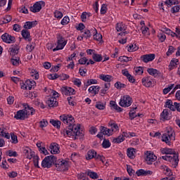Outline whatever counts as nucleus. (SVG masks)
Segmentation results:
<instances>
[{
  "instance_id": "f257e3e1",
  "label": "nucleus",
  "mask_w": 180,
  "mask_h": 180,
  "mask_svg": "<svg viewBox=\"0 0 180 180\" xmlns=\"http://www.w3.org/2000/svg\"><path fill=\"white\" fill-rule=\"evenodd\" d=\"M60 120L66 124L67 129L61 131V134L64 137H70L73 140L84 139V131L81 129V124H75V120L71 115H62L60 116Z\"/></svg>"
},
{
  "instance_id": "f03ea898",
  "label": "nucleus",
  "mask_w": 180,
  "mask_h": 180,
  "mask_svg": "<svg viewBox=\"0 0 180 180\" xmlns=\"http://www.w3.org/2000/svg\"><path fill=\"white\" fill-rule=\"evenodd\" d=\"M162 154H166L165 156H162V160L165 161H169L172 162L174 167H178V163L179 162V155L175 153V150L172 148H162L161 149Z\"/></svg>"
},
{
  "instance_id": "7ed1b4c3",
  "label": "nucleus",
  "mask_w": 180,
  "mask_h": 180,
  "mask_svg": "<svg viewBox=\"0 0 180 180\" xmlns=\"http://www.w3.org/2000/svg\"><path fill=\"white\" fill-rule=\"evenodd\" d=\"M162 141L166 143L167 146H171L172 141H175V131L172 128H167L165 133L162 136Z\"/></svg>"
},
{
  "instance_id": "20e7f679",
  "label": "nucleus",
  "mask_w": 180,
  "mask_h": 180,
  "mask_svg": "<svg viewBox=\"0 0 180 180\" xmlns=\"http://www.w3.org/2000/svg\"><path fill=\"white\" fill-rule=\"evenodd\" d=\"M54 162H57V158L53 155L46 156L42 160L41 166L43 168H51V166Z\"/></svg>"
},
{
  "instance_id": "39448f33",
  "label": "nucleus",
  "mask_w": 180,
  "mask_h": 180,
  "mask_svg": "<svg viewBox=\"0 0 180 180\" xmlns=\"http://www.w3.org/2000/svg\"><path fill=\"white\" fill-rule=\"evenodd\" d=\"M55 165L57 171H60V172H65V171H68V168H70V163L65 160L56 162Z\"/></svg>"
},
{
  "instance_id": "423d86ee",
  "label": "nucleus",
  "mask_w": 180,
  "mask_h": 180,
  "mask_svg": "<svg viewBox=\"0 0 180 180\" xmlns=\"http://www.w3.org/2000/svg\"><path fill=\"white\" fill-rule=\"evenodd\" d=\"M57 39H58V41H57L58 45L55 49H53V51L63 50L64 47H65V44H67L65 39H64V37H63V36H61L60 34H58Z\"/></svg>"
},
{
  "instance_id": "0eeeda50",
  "label": "nucleus",
  "mask_w": 180,
  "mask_h": 180,
  "mask_svg": "<svg viewBox=\"0 0 180 180\" xmlns=\"http://www.w3.org/2000/svg\"><path fill=\"white\" fill-rule=\"evenodd\" d=\"M41 6H46V3L43 1H37L33 6H31L30 11L33 13H37L41 11Z\"/></svg>"
},
{
  "instance_id": "6e6552de",
  "label": "nucleus",
  "mask_w": 180,
  "mask_h": 180,
  "mask_svg": "<svg viewBox=\"0 0 180 180\" xmlns=\"http://www.w3.org/2000/svg\"><path fill=\"white\" fill-rule=\"evenodd\" d=\"M131 98L129 96H124L122 98L120 99L119 105L122 108H129L131 105Z\"/></svg>"
},
{
  "instance_id": "1a4fd4ad",
  "label": "nucleus",
  "mask_w": 180,
  "mask_h": 180,
  "mask_svg": "<svg viewBox=\"0 0 180 180\" xmlns=\"http://www.w3.org/2000/svg\"><path fill=\"white\" fill-rule=\"evenodd\" d=\"M141 82L143 86H146V88H151V86H154L155 85L153 78L150 76L143 77Z\"/></svg>"
},
{
  "instance_id": "9d476101",
  "label": "nucleus",
  "mask_w": 180,
  "mask_h": 180,
  "mask_svg": "<svg viewBox=\"0 0 180 180\" xmlns=\"http://www.w3.org/2000/svg\"><path fill=\"white\" fill-rule=\"evenodd\" d=\"M1 39L4 43H8V44H11V43H15L16 41V39H15V37L8 34L5 33L1 36Z\"/></svg>"
},
{
  "instance_id": "9b49d317",
  "label": "nucleus",
  "mask_w": 180,
  "mask_h": 180,
  "mask_svg": "<svg viewBox=\"0 0 180 180\" xmlns=\"http://www.w3.org/2000/svg\"><path fill=\"white\" fill-rule=\"evenodd\" d=\"M36 86V82L34 80L28 79L22 85H21V89H28L30 91L33 86Z\"/></svg>"
},
{
  "instance_id": "f8f14e48",
  "label": "nucleus",
  "mask_w": 180,
  "mask_h": 180,
  "mask_svg": "<svg viewBox=\"0 0 180 180\" xmlns=\"http://www.w3.org/2000/svg\"><path fill=\"white\" fill-rule=\"evenodd\" d=\"M146 161L148 165H151L155 160H157V156L154 155V153L147 151L146 153Z\"/></svg>"
},
{
  "instance_id": "ddd939ff",
  "label": "nucleus",
  "mask_w": 180,
  "mask_h": 180,
  "mask_svg": "<svg viewBox=\"0 0 180 180\" xmlns=\"http://www.w3.org/2000/svg\"><path fill=\"white\" fill-rule=\"evenodd\" d=\"M160 120H171V110L165 109L160 114Z\"/></svg>"
},
{
  "instance_id": "4468645a",
  "label": "nucleus",
  "mask_w": 180,
  "mask_h": 180,
  "mask_svg": "<svg viewBox=\"0 0 180 180\" xmlns=\"http://www.w3.org/2000/svg\"><path fill=\"white\" fill-rule=\"evenodd\" d=\"M14 118L17 120H25V119H27V112H25L24 109L20 110L16 112Z\"/></svg>"
},
{
  "instance_id": "2eb2a0df",
  "label": "nucleus",
  "mask_w": 180,
  "mask_h": 180,
  "mask_svg": "<svg viewBox=\"0 0 180 180\" xmlns=\"http://www.w3.org/2000/svg\"><path fill=\"white\" fill-rule=\"evenodd\" d=\"M155 58V54L154 53L146 54L141 56V60L143 63H150V61H153Z\"/></svg>"
},
{
  "instance_id": "dca6fc26",
  "label": "nucleus",
  "mask_w": 180,
  "mask_h": 180,
  "mask_svg": "<svg viewBox=\"0 0 180 180\" xmlns=\"http://www.w3.org/2000/svg\"><path fill=\"white\" fill-rule=\"evenodd\" d=\"M63 95H75V90L71 87L63 86L61 88Z\"/></svg>"
},
{
  "instance_id": "f3484780",
  "label": "nucleus",
  "mask_w": 180,
  "mask_h": 180,
  "mask_svg": "<svg viewBox=\"0 0 180 180\" xmlns=\"http://www.w3.org/2000/svg\"><path fill=\"white\" fill-rule=\"evenodd\" d=\"M24 106L25 112L27 113V117H29L30 115H34L36 111L32 107H30L29 104L24 103L22 105Z\"/></svg>"
},
{
  "instance_id": "a211bd4d",
  "label": "nucleus",
  "mask_w": 180,
  "mask_h": 180,
  "mask_svg": "<svg viewBox=\"0 0 180 180\" xmlns=\"http://www.w3.org/2000/svg\"><path fill=\"white\" fill-rule=\"evenodd\" d=\"M49 148L51 154H58L60 153V145L57 143H51Z\"/></svg>"
},
{
  "instance_id": "6ab92c4d",
  "label": "nucleus",
  "mask_w": 180,
  "mask_h": 180,
  "mask_svg": "<svg viewBox=\"0 0 180 180\" xmlns=\"http://www.w3.org/2000/svg\"><path fill=\"white\" fill-rule=\"evenodd\" d=\"M122 75H124V77H126L128 79V81L132 84H134V82H136V79H134V77L133 76H131V75H130V73H129V70H127V69H124L122 70Z\"/></svg>"
},
{
  "instance_id": "aec40b11",
  "label": "nucleus",
  "mask_w": 180,
  "mask_h": 180,
  "mask_svg": "<svg viewBox=\"0 0 180 180\" xmlns=\"http://www.w3.org/2000/svg\"><path fill=\"white\" fill-rule=\"evenodd\" d=\"M136 174L137 176H147V175H153V171L140 169L136 171Z\"/></svg>"
},
{
  "instance_id": "412c9836",
  "label": "nucleus",
  "mask_w": 180,
  "mask_h": 180,
  "mask_svg": "<svg viewBox=\"0 0 180 180\" xmlns=\"http://www.w3.org/2000/svg\"><path fill=\"white\" fill-rule=\"evenodd\" d=\"M47 105L49 108H56L58 106V103L57 102V98L54 97H50L47 101Z\"/></svg>"
},
{
  "instance_id": "4be33fe9",
  "label": "nucleus",
  "mask_w": 180,
  "mask_h": 180,
  "mask_svg": "<svg viewBox=\"0 0 180 180\" xmlns=\"http://www.w3.org/2000/svg\"><path fill=\"white\" fill-rule=\"evenodd\" d=\"M147 71L148 74L150 75H153L154 78H157V77H161V72H160V70H157V69L148 68Z\"/></svg>"
},
{
  "instance_id": "5701e85b",
  "label": "nucleus",
  "mask_w": 180,
  "mask_h": 180,
  "mask_svg": "<svg viewBox=\"0 0 180 180\" xmlns=\"http://www.w3.org/2000/svg\"><path fill=\"white\" fill-rule=\"evenodd\" d=\"M178 64H179V60L173 58L169 65V71H172V70H174V68H175Z\"/></svg>"
},
{
  "instance_id": "b1692460",
  "label": "nucleus",
  "mask_w": 180,
  "mask_h": 180,
  "mask_svg": "<svg viewBox=\"0 0 180 180\" xmlns=\"http://www.w3.org/2000/svg\"><path fill=\"white\" fill-rule=\"evenodd\" d=\"M11 56H16L19 53V46L16 44L12 45L9 49Z\"/></svg>"
},
{
  "instance_id": "393cba45",
  "label": "nucleus",
  "mask_w": 180,
  "mask_h": 180,
  "mask_svg": "<svg viewBox=\"0 0 180 180\" xmlns=\"http://www.w3.org/2000/svg\"><path fill=\"white\" fill-rule=\"evenodd\" d=\"M37 25V21H27L24 25V29L29 30L32 29V27H34Z\"/></svg>"
},
{
  "instance_id": "a878e982",
  "label": "nucleus",
  "mask_w": 180,
  "mask_h": 180,
  "mask_svg": "<svg viewBox=\"0 0 180 180\" xmlns=\"http://www.w3.org/2000/svg\"><path fill=\"white\" fill-rule=\"evenodd\" d=\"M99 89H101L99 86H91L89 89V92L93 95H98L99 94Z\"/></svg>"
},
{
  "instance_id": "bb28decb",
  "label": "nucleus",
  "mask_w": 180,
  "mask_h": 180,
  "mask_svg": "<svg viewBox=\"0 0 180 180\" xmlns=\"http://www.w3.org/2000/svg\"><path fill=\"white\" fill-rule=\"evenodd\" d=\"M127 154L131 160H134V158H136V150L133 148H129L127 149Z\"/></svg>"
},
{
  "instance_id": "cd10ccee",
  "label": "nucleus",
  "mask_w": 180,
  "mask_h": 180,
  "mask_svg": "<svg viewBox=\"0 0 180 180\" xmlns=\"http://www.w3.org/2000/svg\"><path fill=\"white\" fill-rule=\"evenodd\" d=\"M21 34L25 39V40H28L29 41H32V39L30 38V32H29L27 30H22Z\"/></svg>"
},
{
  "instance_id": "c85d7f7f",
  "label": "nucleus",
  "mask_w": 180,
  "mask_h": 180,
  "mask_svg": "<svg viewBox=\"0 0 180 180\" xmlns=\"http://www.w3.org/2000/svg\"><path fill=\"white\" fill-rule=\"evenodd\" d=\"M113 129H108L105 127H101V132L103 133V134L105 136H110L112 135V133H113Z\"/></svg>"
},
{
  "instance_id": "c756f323",
  "label": "nucleus",
  "mask_w": 180,
  "mask_h": 180,
  "mask_svg": "<svg viewBox=\"0 0 180 180\" xmlns=\"http://www.w3.org/2000/svg\"><path fill=\"white\" fill-rule=\"evenodd\" d=\"M99 78L102 80V81H105V82H110L112 81V79H113V78L112 77V76L109 75H99Z\"/></svg>"
},
{
  "instance_id": "7c9ffc66",
  "label": "nucleus",
  "mask_w": 180,
  "mask_h": 180,
  "mask_svg": "<svg viewBox=\"0 0 180 180\" xmlns=\"http://www.w3.org/2000/svg\"><path fill=\"white\" fill-rule=\"evenodd\" d=\"M160 169H163L165 175H167V176H171L172 175V172H171V169L168 168V167L165 165L160 166Z\"/></svg>"
},
{
  "instance_id": "2f4dec72",
  "label": "nucleus",
  "mask_w": 180,
  "mask_h": 180,
  "mask_svg": "<svg viewBox=\"0 0 180 180\" xmlns=\"http://www.w3.org/2000/svg\"><path fill=\"white\" fill-rule=\"evenodd\" d=\"M166 108H168L169 110H173L175 111V103H172V100H167L165 103Z\"/></svg>"
},
{
  "instance_id": "473e14b6",
  "label": "nucleus",
  "mask_w": 180,
  "mask_h": 180,
  "mask_svg": "<svg viewBox=\"0 0 180 180\" xmlns=\"http://www.w3.org/2000/svg\"><path fill=\"white\" fill-rule=\"evenodd\" d=\"M93 32H94L93 37L94 40H96L97 41H101V40H102V34H98V31L95 28H94Z\"/></svg>"
},
{
  "instance_id": "72a5a7b5",
  "label": "nucleus",
  "mask_w": 180,
  "mask_h": 180,
  "mask_svg": "<svg viewBox=\"0 0 180 180\" xmlns=\"http://www.w3.org/2000/svg\"><path fill=\"white\" fill-rule=\"evenodd\" d=\"M92 58L96 63H101L103 60L102 55L98 53H93Z\"/></svg>"
},
{
  "instance_id": "f704fd0d",
  "label": "nucleus",
  "mask_w": 180,
  "mask_h": 180,
  "mask_svg": "<svg viewBox=\"0 0 180 180\" xmlns=\"http://www.w3.org/2000/svg\"><path fill=\"white\" fill-rule=\"evenodd\" d=\"M127 27L123 22H118L116 25V30L117 32H124L126 30Z\"/></svg>"
},
{
  "instance_id": "c9c22d12",
  "label": "nucleus",
  "mask_w": 180,
  "mask_h": 180,
  "mask_svg": "<svg viewBox=\"0 0 180 180\" xmlns=\"http://www.w3.org/2000/svg\"><path fill=\"white\" fill-rule=\"evenodd\" d=\"M95 157H96V151H95V150H91L88 151L86 158V160H92V158H95Z\"/></svg>"
},
{
  "instance_id": "e433bc0d",
  "label": "nucleus",
  "mask_w": 180,
  "mask_h": 180,
  "mask_svg": "<svg viewBox=\"0 0 180 180\" xmlns=\"http://www.w3.org/2000/svg\"><path fill=\"white\" fill-rule=\"evenodd\" d=\"M50 123L52 126H54V127H56V129H60L61 126V121H59V120H51Z\"/></svg>"
},
{
  "instance_id": "4c0bfd02",
  "label": "nucleus",
  "mask_w": 180,
  "mask_h": 180,
  "mask_svg": "<svg viewBox=\"0 0 180 180\" xmlns=\"http://www.w3.org/2000/svg\"><path fill=\"white\" fill-rule=\"evenodd\" d=\"M87 175H88V176H90V178H91V179H98L99 178V175H98V173H96L95 172L89 171L87 172Z\"/></svg>"
},
{
  "instance_id": "58836bf2",
  "label": "nucleus",
  "mask_w": 180,
  "mask_h": 180,
  "mask_svg": "<svg viewBox=\"0 0 180 180\" xmlns=\"http://www.w3.org/2000/svg\"><path fill=\"white\" fill-rule=\"evenodd\" d=\"M132 58L127 57L126 56H120L118 59V61H121V63H129V61H131Z\"/></svg>"
},
{
  "instance_id": "ea45409f",
  "label": "nucleus",
  "mask_w": 180,
  "mask_h": 180,
  "mask_svg": "<svg viewBox=\"0 0 180 180\" xmlns=\"http://www.w3.org/2000/svg\"><path fill=\"white\" fill-rule=\"evenodd\" d=\"M11 143L12 144H18V136L15 135V134L11 133Z\"/></svg>"
},
{
  "instance_id": "a19ab883",
  "label": "nucleus",
  "mask_w": 180,
  "mask_h": 180,
  "mask_svg": "<svg viewBox=\"0 0 180 180\" xmlns=\"http://www.w3.org/2000/svg\"><path fill=\"white\" fill-rule=\"evenodd\" d=\"M174 86H175L174 84H171L168 86L167 88H165L163 89V94L164 95H167V94H168V92H169L171 91V89H172L174 88Z\"/></svg>"
},
{
  "instance_id": "79ce46f5",
  "label": "nucleus",
  "mask_w": 180,
  "mask_h": 180,
  "mask_svg": "<svg viewBox=\"0 0 180 180\" xmlns=\"http://www.w3.org/2000/svg\"><path fill=\"white\" fill-rule=\"evenodd\" d=\"M134 71H135L136 74H138V75H141L144 72V70L143 69L142 67L134 68Z\"/></svg>"
},
{
  "instance_id": "37998d69",
  "label": "nucleus",
  "mask_w": 180,
  "mask_h": 180,
  "mask_svg": "<svg viewBox=\"0 0 180 180\" xmlns=\"http://www.w3.org/2000/svg\"><path fill=\"white\" fill-rule=\"evenodd\" d=\"M30 153H32V150L30 149H25L24 150V154H25L26 158L28 160H32V154H30Z\"/></svg>"
},
{
  "instance_id": "c03bdc74",
  "label": "nucleus",
  "mask_w": 180,
  "mask_h": 180,
  "mask_svg": "<svg viewBox=\"0 0 180 180\" xmlns=\"http://www.w3.org/2000/svg\"><path fill=\"white\" fill-rule=\"evenodd\" d=\"M126 86V84H122L120 82H117L115 84V87L117 88V89H122V88H124Z\"/></svg>"
},
{
  "instance_id": "a18cd8bd",
  "label": "nucleus",
  "mask_w": 180,
  "mask_h": 180,
  "mask_svg": "<svg viewBox=\"0 0 180 180\" xmlns=\"http://www.w3.org/2000/svg\"><path fill=\"white\" fill-rule=\"evenodd\" d=\"M102 146L103 148H109V147H110V141H109V140L104 139Z\"/></svg>"
},
{
  "instance_id": "49530a36",
  "label": "nucleus",
  "mask_w": 180,
  "mask_h": 180,
  "mask_svg": "<svg viewBox=\"0 0 180 180\" xmlns=\"http://www.w3.org/2000/svg\"><path fill=\"white\" fill-rule=\"evenodd\" d=\"M0 136L2 137H5V139H11V135H9V133H5L4 131V129L0 128Z\"/></svg>"
},
{
  "instance_id": "de8ad7c7",
  "label": "nucleus",
  "mask_w": 180,
  "mask_h": 180,
  "mask_svg": "<svg viewBox=\"0 0 180 180\" xmlns=\"http://www.w3.org/2000/svg\"><path fill=\"white\" fill-rule=\"evenodd\" d=\"M93 84H98V80L95 79H88L87 82L86 83V86H89V85H92Z\"/></svg>"
},
{
  "instance_id": "09e8293b",
  "label": "nucleus",
  "mask_w": 180,
  "mask_h": 180,
  "mask_svg": "<svg viewBox=\"0 0 180 180\" xmlns=\"http://www.w3.org/2000/svg\"><path fill=\"white\" fill-rule=\"evenodd\" d=\"M82 35L85 39H89L91 36V31H89V30H85Z\"/></svg>"
},
{
  "instance_id": "8fccbe9b",
  "label": "nucleus",
  "mask_w": 180,
  "mask_h": 180,
  "mask_svg": "<svg viewBox=\"0 0 180 180\" xmlns=\"http://www.w3.org/2000/svg\"><path fill=\"white\" fill-rule=\"evenodd\" d=\"M175 2H176V0H166L165 5H167L168 7L172 6V5H175Z\"/></svg>"
},
{
  "instance_id": "3c124183",
  "label": "nucleus",
  "mask_w": 180,
  "mask_h": 180,
  "mask_svg": "<svg viewBox=\"0 0 180 180\" xmlns=\"http://www.w3.org/2000/svg\"><path fill=\"white\" fill-rule=\"evenodd\" d=\"M141 30L143 34H150V29L148 27H142Z\"/></svg>"
},
{
  "instance_id": "603ef678",
  "label": "nucleus",
  "mask_w": 180,
  "mask_h": 180,
  "mask_svg": "<svg viewBox=\"0 0 180 180\" xmlns=\"http://www.w3.org/2000/svg\"><path fill=\"white\" fill-rule=\"evenodd\" d=\"M69 22H70V18H68V16H65L61 21V25L64 26L65 25H68Z\"/></svg>"
},
{
  "instance_id": "864d4df0",
  "label": "nucleus",
  "mask_w": 180,
  "mask_h": 180,
  "mask_svg": "<svg viewBox=\"0 0 180 180\" xmlns=\"http://www.w3.org/2000/svg\"><path fill=\"white\" fill-rule=\"evenodd\" d=\"M115 143H122L123 141H124V138L123 137L122 135H120L117 138H116L115 139H114Z\"/></svg>"
},
{
  "instance_id": "5fc2aeb1",
  "label": "nucleus",
  "mask_w": 180,
  "mask_h": 180,
  "mask_svg": "<svg viewBox=\"0 0 180 180\" xmlns=\"http://www.w3.org/2000/svg\"><path fill=\"white\" fill-rule=\"evenodd\" d=\"M49 79H57V78H60V75L57 73L51 74L48 76Z\"/></svg>"
},
{
  "instance_id": "6e6d98bb",
  "label": "nucleus",
  "mask_w": 180,
  "mask_h": 180,
  "mask_svg": "<svg viewBox=\"0 0 180 180\" xmlns=\"http://www.w3.org/2000/svg\"><path fill=\"white\" fill-rule=\"evenodd\" d=\"M127 171L130 176H132V175H134V170L131 168V167L127 165Z\"/></svg>"
},
{
  "instance_id": "4d7b16f0",
  "label": "nucleus",
  "mask_w": 180,
  "mask_h": 180,
  "mask_svg": "<svg viewBox=\"0 0 180 180\" xmlns=\"http://www.w3.org/2000/svg\"><path fill=\"white\" fill-rule=\"evenodd\" d=\"M106 12H108V7L106 6V4H103L101 8V13L102 15H105V13H106Z\"/></svg>"
},
{
  "instance_id": "13d9d810",
  "label": "nucleus",
  "mask_w": 180,
  "mask_h": 180,
  "mask_svg": "<svg viewBox=\"0 0 180 180\" xmlns=\"http://www.w3.org/2000/svg\"><path fill=\"white\" fill-rule=\"evenodd\" d=\"M54 16L55 18H56L57 19H61V18H63V13H61L59 11H56L54 12Z\"/></svg>"
},
{
  "instance_id": "bf43d9fd",
  "label": "nucleus",
  "mask_w": 180,
  "mask_h": 180,
  "mask_svg": "<svg viewBox=\"0 0 180 180\" xmlns=\"http://www.w3.org/2000/svg\"><path fill=\"white\" fill-rule=\"evenodd\" d=\"M39 124L40 127L43 129V127H46L47 124H49V122H47V120H42L41 121L39 122Z\"/></svg>"
},
{
  "instance_id": "052dcab7",
  "label": "nucleus",
  "mask_w": 180,
  "mask_h": 180,
  "mask_svg": "<svg viewBox=\"0 0 180 180\" xmlns=\"http://www.w3.org/2000/svg\"><path fill=\"white\" fill-rule=\"evenodd\" d=\"M139 50V47L136 45L129 46L128 48V51H137Z\"/></svg>"
},
{
  "instance_id": "680f3d73",
  "label": "nucleus",
  "mask_w": 180,
  "mask_h": 180,
  "mask_svg": "<svg viewBox=\"0 0 180 180\" xmlns=\"http://www.w3.org/2000/svg\"><path fill=\"white\" fill-rule=\"evenodd\" d=\"M12 20V16L8 15H6L4 18V23H9Z\"/></svg>"
},
{
  "instance_id": "e2e57ef3",
  "label": "nucleus",
  "mask_w": 180,
  "mask_h": 180,
  "mask_svg": "<svg viewBox=\"0 0 180 180\" xmlns=\"http://www.w3.org/2000/svg\"><path fill=\"white\" fill-rule=\"evenodd\" d=\"M174 51H175V48H174V46H169V49L167 52V56H171L172 53H174Z\"/></svg>"
},
{
  "instance_id": "0e129e2a",
  "label": "nucleus",
  "mask_w": 180,
  "mask_h": 180,
  "mask_svg": "<svg viewBox=\"0 0 180 180\" xmlns=\"http://www.w3.org/2000/svg\"><path fill=\"white\" fill-rule=\"evenodd\" d=\"M96 108L97 109H99V110H103L105 109V106L103 105V103H98L96 104Z\"/></svg>"
},
{
  "instance_id": "69168bd1",
  "label": "nucleus",
  "mask_w": 180,
  "mask_h": 180,
  "mask_svg": "<svg viewBox=\"0 0 180 180\" xmlns=\"http://www.w3.org/2000/svg\"><path fill=\"white\" fill-rule=\"evenodd\" d=\"M180 7L179 6H175L172 8L171 12L172 13H176V12H179Z\"/></svg>"
},
{
  "instance_id": "338daca9",
  "label": "nucleus",
  "mask_w": 180,
  "mask_h": 180,
  "mask_svg": "<svg viewBox=\"0 0 180 180\" xmlns=\"http://www.w3.org/2000/svg\"><path fill=\"white\" fill-rule=\"evenodd\" d=\"M88 61V59L86 58H85V57H83V58H80L79 60V64H81L82 65H85V64H86V62Z\"/></svg>"
},
{
  "instance_id": "774afa93",
  "label": "nucleus",
  "mask_w": 180,
  "mask_h": 180,
  "mask_svg": "<svg viewBox=\"0 0 180 180\" xmlns=\"http://www.w3.org/2000/svg\"><path fill=\"white\" fill-rule=\"evenodd\" d=\"M11 63L13 64V65H15L16 67H18V65H19V59L12 58L11 59Z\"/></svg>"
}]
</instances>
